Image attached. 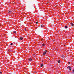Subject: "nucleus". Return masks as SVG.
<instances>
[{"label": "nucleus", "instance_id": "nucleus-5", "mask_svg": "<svg viewBox=\"0 0 74 74\" xmlns=\"http://www.w3.org/2000/svg\"><path fill=\"white\" fill-rule=\"evenodd\" d=\"M64 27H65V29H67V28L68 27H67V26L66 25V26H65Z\"/></svg>", "mask_w": 74, "mask_h": 74}, {"label": "nucleus", "instance_id": "nucleus-4", "mask_svg": "<svg viewBox=\"0 0 74 74\" xmlns=\"http://www.w3.org/2000/svg\"><path fill=\"white\" fill-rule=\"evenodd\" d=\"M8 13H11V12H12V11L9 10L8 11Z\"/></svg>", "mask_w": 74, "mask_h": 74}, {"label": "nucleus", "instance_id": "nucleus-14", "mask_svg": "<svg viewBox=\"0 0 74 74\" xmlns=\"http://www.w3.org/2000/svg\"><path fill=\"white\" fill-rule=\"evenodd\" d=\"M0 74H2V72H0Z\"/></svg>", "mask_w": 74, "mask_h": 74}, {"label": "nucleus", "instance_id": "nucleus-7", "mask_svg": "<svg viewBox=\"0 0 74 74\" xmlns=\"http://www.w3.org/2000/svg\"><path fill=\"white\" fill-rule=\"evenodd\" d=\"M42 66H43V64H41V66L42 67Z\"/></svg>", "mask_w": 74, "mask_h": 74}, {"label": "nucleus", "instance_id": "nucleus-6", "mask_svg": "<svg viewBox=\"0 0 74 74\" xmlns=\"http://www.w3.org/2000/svg\"><path fill=\"white\" fill-rule=\"evenodd\" d=\"M29 61H32V58H30L29 59Z\"/></svg>", "mask_w": 74, "mask_h": 74}, {"label": "nucleus", "instance_id": "nucleus-2", "mask_svg": "<svg viewBox=\"0 0 74 74\" xmlns=\"http://www.w3.org/2000/svg\"><path fill=\"white\" fill-rule=\"evenodd\" d=\"M69 68V70L71 71V67H70V66H69L67 67V69H68Z\"/></svg>", "mask_w": 74, "mask_h": 74}, {"label": "nucleus", "instance_id": "nucleus-3", "mask_svg": "<svg viewBox=\"0 0 74 74\" xmlns=\"http://www.w3.org/2000/svg\"><path fill=\"white\" fill-rule=\"evenodd\" d=\"M71 25L72 26H74V24L72 23H71Z\"/></svg>", "mask_w": 74, "mask_h": 74}, {"label": "nucleus", "instance_id": "nucleus-16", "mask_svg": "<svg viewBox=\"0 0 74 74\" xmlns=\"http://www.w3.org/2000/svg\"><path fill=\"white\" fill-rule=\"evenodd\" d=\"M36 24H37V23H38V22H36Z\"/></svg>", "mask_w": 74, "mask_h": 74}, {"label": "nucleus", "instance_id": "nucleus-18", "mask_svg": "<svg viewBox=\"0 0 74 74\" xmlns=\"http://www.w3.org/2000/svg\"><path fill=\"white\" fill-rule=\"evenodd\" d=\"M25 30H26V28H25Z\"/></svg>", "mask_w": 74, "mask_h": 74}, {"label": "nucleus", "instance_id": "nucleus-17", "mask_svg": "<svg viewBox=\"0 0 74 74\" xmlns=\"http://www.w3.org/2000/svg\"><path fill=\"white\" fill-rule=\"evenodd\" d=\"M73 71H74V69H73Z\"/></svg>", "mask_w": 74, "mask_h": 74}, {"label": "nucleus", "instance_id": "nucleus-15", "mask_svg": "<svg viewBox=\"0 0 74 74\" xmlns=\"http://www.w3.org/2000/svg\"><path fill=\"white\" fill-rule=\"evenodd\" d=\"M43 27V26L41 25V27Z\"/></svg>", "mask_w": 74, "mask_h": 74}, {"label": "nucleus", "instance_id": "nucleus-9", "mask_svg": "<svg viewBox=\"0 0 74 74\" xmlns=\"http://www.w3.org/2000/svg\"><path fill=\"white\" fill-rule=\"evenodd\" d=\"M60 60H59L58 61V63H60Z\"/></svg>", "mask_w": 74, "mask_h": 74}, {"label": "nucleus", "instance_id": "nucleus-10", "mask_svg": "<svg viewBox=\"0 0 74 74\" xmlns=\"http://www.w3.org/2000/svg\"><path fill=\"white\" fill-rule=\"evenodd\" d=\"M14 33H16V31H14Z\"/></svg>", "mask_w": 74, "mask_h": 74}, {"label": "nucleus", "instance_id": "nucleus-8", "mask_svg": "<svg viewBox=\"0 0 74 74\" xmlns=\"http://www.w3.org/2000/svg\"><path fill=\"white\" fill-rule=\"evenodd\" d=\"M23 39V38L20 37V39L22 40Z\"/></svg>", "mask_w": 74, "mask_h": 74}, {"label": "nucleus", "instance_id": "nucleus-20", "mask_svg": "<svg viewBox=\"0 0 74 74\" xmlns=\"http://www.w3.org/2000/svg\"><path fill=\"white\" fill-rule=\"evenodd\" d=\"M63 58H64V56H63Z\"/></svg>", "mask_w": 74, "mask_h": 74}, {"label": "nucleus", "instance_id": "nucleus-19", "mask_svg": "<svg viewBox=\"0 0 74 74\" xmlns=\"http://www.w3.org/2000/svg\"><path fill=\"white\" fill-rule=\"evenodd\" d=\"M72 73H74V71H73Z\"/></svg>", "mask_w": 74, "mask_h": 74}, {"label": "nucleus", "instance_id": "nucleus-13", "mask_svg": "<svg viewBox=\"0 0 74 74\" xmlns=\"http://www.w3.org/2000/svg\"><path fill=\"white\" fill-rule=\"evenodd\" d=\"M68 63H69V64H70V62H68Z\"/></svg>", "mask_w": 74, "mask_h": 74}, {"label": "nucleus", "instance_id": "nucleus-1", "mask_svg": "<svg viewBox=\"0 0 74 74\" xmlns=\"http://www.w3.org/2000/svg\"><path fill=\"white\" fill-rule=\"evenodd\" d=\"M47 51L45 50V51L43 53V55H45V54H46V53H47Z\"/></svg>", "mask_w": 74, "mask_h": 74}, {"label": "nucleus", "instance_id": "nucleus-11", "mask_svg": "<svg viewBox=\"0 0 74 74\" xmlns=\"http://www.w3.org/2000/svg\"><path fill=\"white\" fill-rule=\"evenodd\" d=\"M42 46H45V45H44V44H42Z\"/></svg>", "mask_w": 74, "mask_h": 74}, {"label": "nucleus", "instance_id": "nucleus-12", "mask_svg": "<svg viewBox=\"0 0 74 74\" xmlns=\"http://www.w3.org/2000/svg\"><path fill=\"white\" fill-rule=\"evenodd\" d=\"M12 44H13L12 43H11L10 44V45H12Z\"/></svg>", "mask_w": 74, "mask_h": 74}]
</instances>
